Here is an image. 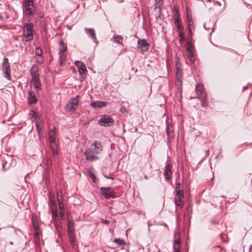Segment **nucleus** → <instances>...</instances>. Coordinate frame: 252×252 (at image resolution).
Returning <instances> with one entry per match:
<instances>
[{"mask_svg":"<svg viewBox=\"0 0 252 252\" xmlns=\"http://www.w3.org/2000/svg\"><path fill=\"white\" fill-rule=\"evenodd\" d=\"M23 34L26 41L32 40L34 30H33V24L32 23H25L23 27Z\"/></svg>","mask_w":252,"mask_h":252,"instance_id":"nucleus-2","label":"nucleus"},{"mask_svg":"<svg viewBox=\"0 0 252 252\" xmlns=\"http://www.w3.org/2000/svg\"><path fill=\"white\" fill-rule=\"evenodd\" d=\"M174 10L176 12V14L174 16L175 24L177 27L178 24H180V19L179 18V15L178 10L177 9H176L175 7L174 8Z\"/></svg>","mask_w":252,"mask_h":252,"instance_id":"nucleus-27","label":"nucleus"},{"mask_svg":"<svg viewBox=\"0 0 252 252\" xmlns=\"http://www.w3.org/2000/svg\"><path fill=\"white\" fill-rule=\"evenodd\" d=\"M10 244L13 245V242H10Z\"/></svg>","mask_w":252,"mask_h":252,"instance_id":"nucleus-51","label":"nucleus"},{"mask_svg":"<svg viewBox=\"0 0 252 252\" xmlns=\"http://www.w3.org/2000/svg\"><path fill=\"white\" fill-rule=\"evenodd\" d=\"M188 54V58L189 61L191 63H194L195 61V57L194 56V53L192 52H190L189 53H187Z\"/></svg>","mask_w":252,"mask_h":252,"instance_id":"nucleus-30","label":"nucleus"},{"mask_svg":"<svg viewBox=\"0 0 252 252\" xmlns=\"http://www.w3.org/2000/svg\"><path fill=\"white\" fill-rule=\"evenodd\" d=\"M100 193L106 198H109L114 195L113 191L110 188H101Z\"/></svg>","mask_w":252,"mask_h":252,"instance_id":"nucleus-8","label":"nucleus"},{"mask_svg":"<svg viewBox=\"0 0 252 252\" xmlns=\"http://www.w3.org/2000/svg\"><path fill=\"white\" fill-rule=\"evenodd\" d=\"M39 235V233L38 232H35V236H36V237H37Z\"/></svg>","mask_w":252,"mask_h":252,"instance_id":"nucleus-49","label":"nucleus"},{"mask_svg":"<svg viewBox=\"0 0 252 252\" xmlns=\"http://www.w3.org/2000/svg\"><path fill=\"white\" fill-rule=\"evenodd\" d=\"M188 28H189V33L191 34V31L192 30H193L194 27H193V26H191L190 27V30L189 29V27H188Z\"/></svg>","mask_w":252,"mask_h":252,"instance_id":"nucleus-44","label":"nucleus"},{"mask_svg":"<svg viewBox=\"0 0 252 252\" xmlns=\"http://www.w3.org/2000/svg\"><path fill=\"white\" fill-rule=\"evenodd\" d=\"M32 84L33 85L37 91L40 89V82L39 81V77L33 78L32 79Z\"/></svg>","mask_w":252,"mask_h":252,"instance_id":"nucleus-16","label":"nucleus"},{"mask_svg":"<svg viewBox=\"0 0 252 252\" xmlns=\"http://www.w3.org/2000/svg\"><path fill=\"white\" fill-rule=\"evenodd\" d=\"M28 99L30 103H33L37 101L36 97L31 92L29 93Z\"/></svg>","mask_w":252,"mask_h":252,"instance_id":"nucleus-24","label":"nucleus"},{"mask_svg":"<svg viewBox=\"0 0 252 252\" xmlns=\"http://www.w3.org/2000/svg\"><path fill=\"white\" fill-rule=\"evenodd\" d=\"M90 175L91 176V178L94 176V175L93 173V172L91 171H90L89 172Z\"/></svg>","mask_w":252,"mask_h":252,"instance_id":"nucleus-46","label":"nucleus"},{"mask_svg":"<svg viewBox=\"0 0 252 252\" xmlns=\"http://www.w3.org/2000/svg\"><path fill=\"white\" fill-rule=\"evenodd\" d=\"M58 204L60 211L64 210V205L63 203H59Z\"/></svg>","mask_w":252,"mask_h":252,"instance_id":"nucleus-38","label":"nucleus"},{"mask_svg":"<svg viewBox=\"0 0 252 252\" xmlns=\"http://www.w3.org/2000/svg\"><path fill=\"white\" fill-rule=\"evenodd\" d=\"M108 222H109V221L107 220L106 221H105V223L107 224L108 223Z\"/></svg>","mask_w":252,"mask_h":252,"instance_id":"nucleus-50","label":"nucleus"},{"mask_svg":"<svg viewBox=\"0 0 252 252\" xmlns=\"http://www.w3.org/2000/svg\"><path fill=\"white\" fill-rule=\"evenodd\" d=\"M74 222L73 220L70 218H68L67 220V234L68 235H75Z\"/></svg>","mask_w":252,"mask_h":252,"instance_id":"nucleus-10","label":"nucleus"},{"mask_svg":"<svg viewBox=\"0 0 252 252\" xmlns=\"http://www.w3.org/2000/svg\"><path fill=\"white\" fill-rule=\"evenodd\" d=\"M113 120L110 117H104L100 119L99 124L104 126H110L113 124Z\"/></svg>","mask_w":252,"mask_h":252,"instance_id":"nucleus-7","label":"nucleus"},{"mask_svg":"<svg viewBox=\"0 0 252 252\" xmlns=\"http://www.w3.org/2000/svg\"><path fill=\"white\" fill-rule=\"evenodd\" d=\"M63 196H57V201L58 202V203H63Z\"/></svg>","mask_w":252,"mask_h":252,"instance_id":"nucleus-39","label":"nucleus"},{"mask_svg":"<svg viewBox=\"0 0 252 252\" xmlns=\"http://www.w3.org/2000/svg\"><path fill=\"white\" fill-rule=\"evenodd\" d=\"M114 42L118 44H122L123 41V37L121 35L114 36L112 39Z\"/></svg>","mask_w":252,"mask_h":252,"instance_id":"nucleus-26","label":"nucleus"},{"mask_svg":"<svg viewBox=\"0 0 252 252\" xmlns=\"http://www.w3.org/2000/svg\"><path fill=\"white\" fill-rule=\"evenodd\" d=\"M102 150L103 146L101 143L98 141L94 142L84 152L86 160L90 161L97 160L99 158L97 155L100 154Z\"/></svg>","mask_w":252,"mask_h":252,"instance_id":"nucleus-1","label":"nucleus"},{"mask_svg":"<svg viewBox=\"0 0 252 252\" xmlns=\"http://www.w3.org/2000/svg\"><path fill=\"white\" fill-rule=\"evenodd\" d=\"M2 63H8V60L7 58H4Z\"/></svg>","mask_w":252,"mask_h":252,"instance_id":"nucleus-43","label":"nucleus"},{"mask_svg":"<svg viewBox=\"0 0 252 252\" xmlns=\"http://www.w3.org/2000/svg\"><path fill=\"white\" fill-rule=\"evenodd\" d=\"M24 5H28L30 6V5H33L32 0H25Z\"/></svg>","mask_w":252,"mask_h":252,"instance_id":"nucleus-35","label":"nucleus"},{"mask_svg":"<svg viewBox=\"0 0 252 252\" xmlns=\"http://www.w3.org/2000/svg\"><path fill=\"white\" fill-rule=\"evenodd\" d=\"M180 186H181V185L180 184H177L176 185V191H177V190L182 189L180 188Z\"/></svg>","mask_w":252,"mask_h":252,"instance_id":"nucleus-41","label":"nucleus"},{"mask_svg":"<svg viewBox=\"0 0 252 252\" xmlns=\"http://www.w3.org/2000/svg\"><path fill=\"white\" fill-rule=\"evenodd\" d=\"M164 176L167 180L170 179L171 178V168L169 165L165 166Z\"/></svg>","mask_w":252,"mask_h":252,"instance_id":"nucleus-21","label":"nucleus"},{"mask_svg":"<svg viewBox=\"0 0 252 252\" xmlns=\"http://www.w3.org/2000/svg\"><path fill=\"white\" fill-rule=\"evenodd\" d=\"M195 91L198 97L206 98V94L202 85L198 84L195 86Z\"/></svg>","mask_w":252,"mask_h":252,"instance_id":"nucleus-6","label":"nucleus"},{"mask_svg":"<svg viewBox=\"0 0 252 252\" xmlns=\"http://www.w3.org/2000/svg\"><path fill=\"white\" fill-rule=\"evenodd\" d=\"M60 48L59 53H66L67 47L63 44V42L62 40L59 41Z\"/></svg>","mask_w":252,"mask_h":252,"instance_id":"nucleus-25","label":"nucleus"},{"mask_svg":"<svg viewBox=\"0 0 252 252\" xmlns=\"http://www.w3.org/2000/svg\"><path fill=\"white\" fill-rule=\"evenodd\" d=\"M85 31L86 32L89 34L90 37L92 38L94 42H96L97 39L95 36V33L94 30L92 28H85Z\"/></svg>","mask_w":252,"mask_h":252,"instance_id":"nucleus-15","label":"nucleus"},{"mask_svg":"<svg viewBox=\"0 0 252 252\" xmlns=\"http://www.w3.org/2000/svg\"><path fill=\"white\" fill-rule=\"evenodd\" d=\"M114 242L118 245L121 246L126 245L125 241L123 239L121 238H115L114 240Z\"/></svg>","mask_w":252,"mask_h":252,"instance_id":"nucleus-29","label":"nucleus"},{"mask_svg":"<svg viewBox=\"0 0 252 252\" xmlns=\"http://www.w3.org/2000/svg\"><path fill=\"white\" fill-rule=\"evenodd\" d=\"M155 10H157L158 12L160 11V6L162 3V0H156L155 1Z\"/></svg>","mask_w":252,"mask_h":252,"instance_id":"nucleus-28","label":"nucleus"},{"mask_svg":"<svg viewBox=\"0 0 252 252\" xmlns=\"http://www.w3.org/2000/svg\"><path fill=\"white\" fill-rule=\"evenodd\" d=\"M180 65L178 63V61L176 62V79L178 81L181 82V70L180 69Z\"/></svg>","mask_w":252,"mask_h":252,"instance_id":"nucleus-17","label":"nucleus"},{"mask_svg":"<svg viewBox=\"0 0 252 252\" xmlns=\"http://www.w3.org/2000/svg\"><path fill=\"white\" fill-rule=\"evenodd\" d=\"M207 1H211V0H208Z\"/></svg>","mask_w":252,"mask_h":252,"instance_id":"nucleus-52","label":"nucleus"},{"mask_svg":"<svg viewBox=\"0 0 252 252\" xmlns=\"http://www.w3.org/2000/svg\"><path fill=\"white\" fill-rule=\"evenodd\" d=\"M184 194L182 189H179L176 192V194L174 197V202L176 205L180 207H183L184 205Z\"/></svg>","mask_w":252,"mask_h":252,"instance_id":"nucleus-5","label":"nucleus"},{"mask_svg":"<svg viewBox=\"0 0 252 252\" xmlns=\"http://www.w3.org/2000/svg\"><path fill=\"white\" fill-rule=\"evenodd\" d=\"M36 125L37 128L38 129V130H39V124H38V121H37L36 122Z\"/></svg>","mask_w":252,"mask_h":252,"instance_id":"nucleus-48","label":"nucleus"},{"mask_svg":"<svg viewBox=\"0 0 252 252\" xmlns=\"http://www.w3.org/2000/svg\"><path fill=\"white\" fill-rule=\"evenodd\" d=\"M167 133L168 136L172 137L173 136V131L170 130L169 127H168Z\"/></svg>","mask_w":252,"mask_h":252,"instance_id":"nucleus-37","label":"nucleus"},{"mask_svg":"<svg viewBox=\"0 0 252 252\" xmlns=\"http://www.w3.org/2000/svg\"><path fill=\"white\" fill-rule=\"evenodd\" d=\"M75 64L78 67L80 74H84L87 71L86 66L82 62L77 61L75 62Z\"/></svg>","mask_w":252,"mask_h":252,"instance_id":"nucleus-12","label":"nucleus"},{"mask_svg":"<svg viewBox=\"0 0 252 252\" xmlns=\"http://www.w3.org/2000/svg\"><path fill=\"white\" fill-rule=\"evenodd\" d=\"M107 102H104L101 101H94L91 103V106L93 107L101 108L104 107Z\"/></svg>","mask_w":252,"mask_h":252,"instance_id":"nucleus-19","label":"nucleus"},{"mask_svg":"<svg viewBox=\"0 0 252 252\" xmlns=\"http://www.w3.org/2000/svg\"><path fill=\"white\" fill-rule=\"evenodd\" d=\"M32 116L35 117V119H37L38 118V115L37 113L35 112H32Z\"/></svg>","mask_w":252,"mask_h":252,"instance_id":"nucleus-40","label":"nucleus"},{"mask_svg":"<svg viewBox=\"0 0 252 252\" xmlns=\"http://www.w3.org/2000/svg\"><path fill=\"white\" fill-rule=\"evenodd\" d=\"M137 47L140 50V53H143L144 52L148 49V44L145 39H139L138 41Z\"/></svg>","mask_w":252,"mask_h":252,"instance_id":"nucleus-9","label":"nucleus"},{"mask_svg":"<svg viewBox=\"0 0 252 252\" xmlns=\"http://www.w3.org/2000/svg\"><path fill=\"white\" fill-rule=\"evenodd\" d=\"M64 210L60 211V217L61 220H63L64 219Z\"/></svg>","mask_w":252,"mask_h":252,"instance_id":"nucleus-36","label":"nucleus"},{"mask_svg":"<svg viewBox=\"0 0 252 252\" xmlns=\"http://www.w3.org/2000/svg\"><path fill=\"white\" fill-rule=\"evenodd\" d=\"M192 46L190 42H188L186 44V48L187 53H189L190 52H192Z\"/></svg>","mask_w":252,"mask_h":252,"instance_id":"nucleus-32","label":"nucleus"},{"mask_svg":"<svg viewBox=\"0 0 252 252\" xmlns=\"http://www.w3.org/2000/svg\"><path fill=\"white\" fill-rule=\"evenodd\" d=\"M49 141L50 148L52 150V154L54 155H57L58 153V146L55 141L56 132L55 129L50 130L49 132Z\"/></svg>","mask_w":252,"mask_h":252,"instance_id":"nucleus-3","label":"nucleus"},{"mask_svg":"<svg viewBox=\"0 0 252 252\" xmlns=\"http://www.w3.org/2000/svg\"><path fill=\"white\" fill-rule=\"evenodd\" d=\"M177 29L179 32V40L180 42H183L184 40L185 37L184 36V28L181 24H178L177 25Z\"/></svg>","mask_w":252,"mask_h":252,"instance_id":"nucleus-14","label":"nucleus"},{"mask_svg":"<svg viewBox=\"0 0 252 252\" xmlns=\"http://www.w3.org/2000/svg\"><path fill=\"white\" fill-rule=\"evenodd\" d=\"M70 243L72 246V247H74L75 243V235H71V236L70 235H68Z\"/></svg>","mask_w":252,"mask_h":252,"instance_id":"nucleus-31","label":"nucleus"},{"mask_svg":"<svg viewBox=\"0 0 252 252\" xmlns=\"http://www.w3.org/2000/svg\"><path fill=\"white\" fill-rule=\"evenodd\" d=\"M30 73L32 78L39 77V73L38 72V68L37 66H32L30 70Z\"/></svg>","mask_w":252,"mask_h":252,"instance_id":"nucleus-18","label":"nucleus"},{"mask_svg":"<svg viewBox=\"0 0 252 252\" xmlns=\"http://www.w3.org/2000/svg\"><path fill=\"white\" fill-rule=\"evenodd\" d=\"M52 217L54 218V220H58V212L57 209L53 208H52ZM61 221L59 220H57V224L58 226L61 224Z\"/></svg>","mask_w":252,"mask_h":252,"instance_id":"nucleus-20","label":"nucleus"},{"mask_svg":"<svg viewBox=\"0 0 252 252\" xmlns=\"http://www.w3.org/2000/svg\"><path fill=\"white\" fill-rule=\"evenodd\" d=\"M33 225L35 229H37L38 228L37 223L35 221L33 222Z\"/></svg>","mask_w":252,"mask_h":252,"instance_id":"nucleus-42","label":"nucleus"},{"mask_svg":"<svg viewBox=\"0 0 252 252\" xmlns=\"http://www.w3.org/2000/svg\"><path fill=\"white\" fill-rule=\"evenodd\" d=\"M79 95H76L71 98L66 105V110L70 111L76 110L79 103Z\"/></svg>","mask_w":252,"mask_h":252,"instance_id":"nucleus-4","label":"nucleus"},{"mask_svg":"<svg viewBox=\"0 0 252 252\" xmlns=\"http://www.w3.org/2000/svg\"><path fill=\"white\" fill-rule=\"evenodd\" d=\"M193 22L191 17H189L188 15V26L189 27V29L190 30V27L193 25Z\"/></svg>","mask_w":252,"mask_h":252,"instance_id":"nucleus-33","label":"nucleus"},{"mask_svg":"<svg viewBox=\"0 0 252 252\" xmlns=\"http://www.w3.org/2000/svg\"><path fill=\"white\" fill-rule=\"evenodd\" d=\"M174 252H180V240L179 238V235L178 232H176L174 235Z\"/></svg>","mask_w":252,"mask_h":252,"instance_id":"nucleus-11","label":"nucleus"},{"mask_svg":"<svg viewBox=\"0 0 252 252\" xmlns=\"http://www.w3.org/2000/svg\"><path fill=\"white\" fill-rule=\"evenodd\" d=\"M66 53H59L60 64L62 65L66 61Z\"/></svg>","mask_w":252,"mask_h":252,"instance_id":"nucleus-23","label":"nucleus"},{"mask_svg":"<svg viewBox=\"0 0 252 252\" xmlns=\"http://www.w3.org/2000/svg\"><path fill=\"white\" fill-rule=\"evenodd\" d=\"M24 11L26 14L32 15L33 12V5H24Z\"/></svg>","mask_w":252,"mask_h":252,"instance_id":"nucleus-22","label":"nucleus"},{"mask_svg":"<svg viewBox=\"0 0 252 252\" xmlns=\"http://www.w3.org/2000/svg\"><path fill=\"white\" fill-rule=\"evenodd\" d=\"M62 196V192L61 191H58L57 192V196Z\"/></svg>","mask_w":252,"mask_h":252,"instance_id":"nucleus-47","label":"nucleus"},{"mask_svg":"<svg viewBox=\"0 0 252 252\" xmlns=\"http://www.w3.org/2000/svg\"><path fill=\"white\" fill-rule=\"evenodd\" d=\"M92 180H93V182H94V183H96V178H95V176H94L92 177Z\"/></svg>","mask_w":252,"mask_h":252,"instance_id":"nucleus-45","label":"nucleus"},{"mask_svg":"<svg viewBox=\"0 0 252 252\" xmlns=\"http://www.w3.org/2000/svg\"><path fill=\"white\" fill-rule=\"evenodd\" d=\"M2 69L4 72L5 77L10 79V69L9 63H2Z\"/></svg>","mask_w":252,"mask_h":252,"instance_id":"nucleus-13","label":"nucleus"},{"mask_svg":"<svg viewBox=\"0 0 252 252\" xmlns=\"http://www.w3.org/2000/svg\"><path fill=\"white\" fill-rule=\"evenodd\" d=\"M35 54L39 57H41L42 54V51L41 48L37 47L35 49Z\"/></svg>","mask_w":252,"mask_h":252,"instance_id":"nucleus-34","label":"nucleus"}]
</instances>
